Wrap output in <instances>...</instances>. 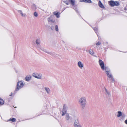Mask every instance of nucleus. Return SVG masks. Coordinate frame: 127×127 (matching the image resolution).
<instances>
[{"label": "nucleus", "mask_w": 127, "mask_h": 127, "mask_svg": "<svg viewBox=\"0 0 127 127\" xmlns=\"http://www.w3.org/2000/svg\"><path fill=\"white\" fill-rule=\"evenodd\" d=\"M80 1L81 2H85V0H80Z\"/></svg>", "instance_id": "32"}, {"label": "nucleus", "mask_w": 127, "mask_h": 127, "mask_svg": "<svg viewBox=\"0 0 127 127\" xmlns=\"http://www.w3.org/2000/svg\"><path fill=\"white\" fill-rule=\"evenodd\" d=\"M98 62L101 69L103 70H104L105 69L104 62L101 60L100 59L99 60Z\"/></svg>", "instance_id": "6"}, {"label": "nucleus", "mask_w": 127, "mask_h": 127, "mask_svg": "<svg viewBox=\"0 0 127 127\" xmlns=\"http://www.w3.org/2000/svg\"><path fill=\"white\" fill-rule=\"evenodd\" d=\"M55 30L57 31H58V27L57 25H56L55 26Z\"/></svg>", "instance_id": "26"}, {"label": "nucleus", "mask_w": 127, "mask_h": 127, "mask_svg": "<svg viewBox=\"0 0 127 127\" xmlns=\"http://www.w3.org/2000/svg\"><path fill=\"white\" fill-rule=\"evenodd\" d=\"M12 95V93L11 94V95H10V96H11V95Z\"/></svg>", "instance_id": "33"}, {"label": "nucleus", "mask_w": 127, "mask_h": 127, "mask_svg": "<svg viewBox=\"0 0 127 127\" xmlns=\"http://www.w3.org/2000/svg\"><path fill=\"white\" fill-rule=\"evenodd\" d=\"M24 84L25 83L22 81H18L17 83V86L15 89V91H17L19 90V89L23 87Z\"/></svg>", "instance_id": "4"}, {"label": "nucleus", "mask_w": 127, "mask_h": 127, "mask_svg": "<svg viewBox=\"0 0 127 127\" xmlns=\"http://www.w3.org/2000/svg\"><path fill=\"white\" fill-rule=\"evenodd\" d=\"M78 102L81 108L83 109L87 104L86 98L84 96H81L79 99Z\"/></svg>", "instance_id": "1"}, {"label": "nucleus", "mask_w": 127, "mask_h": 127, "mask_svg": "<svg viewBox=\"0 0 127 127\" xmlns=\"http://www.w3.org/2000/svg\"><path fill=\"white\" fill-rule=\"evenodd\" d=\"M67 108V107L65 105H64L63 106V109L64 110H63L62 113V116H63L64 115H65V114L67 113L66 112V109Z\"/></svg>", "instance_id": "10"}, {"label": "nucleus", "mask_w": 127, "mask_h": 127, "mask_svg": "<svg viewBox=\"0 0 127 127\" xmlns=\"http://www.w3.org/2000/svg\"><path fill=\"white\" fill-rule=\"evenodd\" d=\"M78 66L80 69H82L84 66L83 63L81 61H79L77 63Z\"/></svg>", "instance_id": "9"}, {"label": "nucleus", "mask_w": 127, "mask_h": 127, "mask_svg": "<svg viewBox=\"0 0 127 127\" xmlns=\"http://www.w3.org/2000/svg\"><path fill=\"white\" fill-rule=\"evenodd\" d=\"M104 91L107 97H110L111 96V94L110 92L105 87H104Z\"/></svg>", "instance_id": "8"}, {"label": "nucleus", "mask_w": 127, "mask_h": 127, "mask_svg": "<svg viewBox=\"0 0 127 127\" xmlns=\"http://www.w3.org/2000/svg\"><path fill=\"white\" fill-rule=\"evenodd\" d=\"M33 15L35 17H37L38 16V14L36 12H34Z\"/></svg>", "instance_id": "23"}, {"label": "nucleus", "mask_w": 127, "mask_h": 127, "mask_svg": "<svg viewBox=\"0 0 127 127\" xmlns=\"http://www.w3.org/2000/svg\"><path fill=\"white\" fill-rule=\"evenodd\" d=\"M116 116L118 118L121 117L119 120L120 121L122 122L124 120L126 115L125 114L122 113L121 111H119L116 113Z\"/></svg>", "instance_id": "2"}, {"label": "nucleus", "mask_w": 127, "mask_h": 127, "mask_svg": "<svg viewBox=\"0 0 127 127\" xmlns=\"http://www.w3.org/2000/svg\"><path fill=\"white\" fill-rule=\"evenodd\" d=\"M124 123L127 125V119L126 120L124 121Z\"/></svg>", "instance_id": "29"}, {"label": "nucleus", "mask_w": 127, "mask_h": 127, "mask_svg": "<svg viewBox=\"0 0 127 127\" xmlns=\"http://www.w3.org/2000/svg\"><path fill=\"white\" fill-rule=\"evenodd\" d=\"M45 91L48 94H50L51 91L50 89L47 87L44 88Z\"/></svg>", "instance_id": "11"}, {"label": "nucleus", "mask_w": 127, "mask_h": 127, "mask_svg": "<svg viewBox=\"0 0 127 127\" xmlns=\"http://www.w3.org/2000/svg\"><path fill=\"white\" fill-rule=\"evenodd\" d=\"M126 90H127V88L126 89Z\"/></svg>", "instance_id": "34"}, {"label": "nucleus", "mask_w": 127, "mask_h": 127, "mask_svg": "<svg viewBox=\"0 0 127 127\" xmlns=\"http://www.w3.org/2000/svg\"><path fill=\"white\" fill-rule=\"evenodd\" d=\"M4 104V101L3 100L0 98V105H2Z\"/></svg>", "instance_id": "18"}, {"label": "nucleus", "mask_w": 127, "mask_h": 127, "mask_svg": "<svg viewBox=\"0 0 127 127\" xmlns=\"http://www.w3.org/2000/svg\"><path fill=\"white\" fill-rule=\"evenodd\" d=\"M106 72L107 76L109 78H111V79L113 80V78L112 75L110 73V70L108 68L105 67Z\"/></svg>", "instance_id": "7"}, {"label": "nucleus", "mask_w": 127, "mask_h": 127, "mask_svg": "<svg viewBox=\"0 0 127 127\" xmlns=\"http://www.w3.org/2000/svg\"><path fill=\"white\" fill-rule=\"evenodd\" d=\"M18 12L19 13L21 16L23 17H25L27 16V15L26 14L23 13L22 11L21 10L18 11Z\"/></svg>", "instance_id": "12"}, {"label": "nucleus", "mask_w": 127, "mask_h": 127, "mask_svg": "<svg viewBox=\"0 0 127 127\" xmlns=\"http://www.w3.org/2000/svg\"><path fill=\"white\" fill-rule=\"evenodd\" d=\"M75 127H82V126L81 124L78 123Z\"/></svg>", "instance_id": "25"}, {"label": "nucleus", "mask_w": 127, "mask_h": 127, "mask_svg": "<svg viewBox=\"0 0 127 127\" xmlns=\"http://www.w3.org/2000/svg\"><path fill=\"white\" fill-rule=\"evenodd\" d=\"M37 45L40 44V40L39 38H38L36 39L35 41Z\"/></svg>", "instance_id": "16"}, {"label": "nucleus", "mask_w": 127, "mask_h": 127, "mask_svg": "<svg viewBox=\"0 0 127 127\" xmlns=\"http://www.w3.org/2000/svg\"><path fill=\"white\" fill-rule=\"evenodd\" d=\"M9 121H11L13 122H14L16 121V119L15 118L10 119L9 120Z\"/></svg>", "instance_id": "20"}, {"label": "nucleus", "mask_w": 127, "mask_h": 127, "mask_svg": "<svg viewBox=\"0 0 127 127\" xmlns=\"http://www.w3.org/2000/svg\"><path fill=\"white\" fill-rule=\"evenodd\" d=\"M100 42H98L96 43V45H99L100 44Z\"/></svg>", "instance_id": "28"}, {"label": "nucleus", "mask_w": 127, "mask_h": 127, "mask_svg": "<svg viewBox=\"0 0 127 127\" xmlns=\"http://www.w3.org/2000/svg\"><path fill=\"white\" fill-rule=\"evenodd\" d=\"M78 124V120L74 122V127Z\"/></svg>", "instance_id": "22"}, {"label": "nucleus", "mask_w": 127, "mask_h": 127, "mask_svg": "<svg viewBox=\"0 0 127 127\" xmlns=\"http://www.w3.org/2000/svg\"><path fill=\"white\" fill-rule=\"evenodd\" d=\"M63 2L66 4V5H68L69 4V2L67 1H64Z\"/></svg>", "instance_id": "27"}, {"label": "nucleus", "mask_w": 127, "mask_h": 127, "mask_svg": "<svg viewBox=\"0 0 127 127\" xmlns=\"http://www.w3.org/2000/svg\"><path fill=\"white\" fill-rule=\"evenodd\" d=\"M65 119L67 121H68L70 119V117L68 114L66 113L65 114Z\"/></svg>", "instance_id": "13"}, {"label": "nucleus", "mask_w": 127, "mask_h": 127, "mask_svg": "<svg viewBox=\"0 0 127 127\" xmlns=\"http://www.w3.org/2000/svg\"><path fill=\"white\" fill-rule=\"evenodd\" d=\"M53 14L56 15V16L57 18H59L60 17V13L57 12H53Z\"/></svg>", "instance_id": "14"}, {"label": "nucleus", "mask_w": 127, "mask_h": 127, "mask_svg": "<svg viewBox=\"0 0 127 127\" xmlns=\"http://www.w3.org/2000/svg\"><path fill=\"white\" fill-rule=\"evenodd\" d=\"M94 30H95V32H96V30H97V29L96 28H95L94 29Z\"/></svg>", "instance_id": "30"}, {"label": "nucleus", "mask_w": 127, "mask_h": 127, "mask_svg": "<svg viewBox=\"0 0 127 127\" xmlns=\"http://www.w3.org/2000/svg\"><path fill=\"white\" fill-rule=\"evenodd\" d=\"M99 6L101 8H104V7L102 3L100 1H99L98 3Z\"/></svg>", "instance_id": "17"}, {"label": "nucleus", "mask_w": 127, "mask_h": 127, "mask_svg": "<svg viewBox=\"0 0 127 127\" xmlns=\"http://www.w3.org/2000/svg\"><path fill=\"white\" fill-rule=\"evenodd\" d=\"M90 54L91 55H93L94 54V52L93 50H90L89 51Z\"/></svg>", "instance_id": "19"}, {"label": "nucleus", "mask_w": 127, "mask_h": 127, "mask_svg": "<svg viewBox=\"0 0 127 127\" xmlns=\"http://www.w3.org/2000/svg\"><path fill=\"white\" fill-rule=\"evenodd\" d=\"M50 18H49L48 19V21L49 22H50V21H52V20H50Z\"/></svg>", "instance_id": "31"}, {"label": "nucleus", "mask_w": 127, "mask_h": 127, "mask_svg": "<svg viewBox=\"0 0 127 127\" xmlns=\"http://www.w3.org/2000/svg\"><path fill=\"white\" fill-rule=\"evenodd\" d=\"M85 2L88 3H91V1L90 0H85Z\"/></svg>", "instance_id": "24"}, {"label": "nucleus", "mask_w": 127, "mask_h": 127, "mask_svg": "<svg viewBox=\"0 0 127 127\" xmlns=\"http://www.w3.org/2000/svg\"><path fill=\"white\" fill-rule=\"evenodd\" d=\"M109 5L112 7L118 6L120 4L119 2L118 1H114L113 0H110L108 1Z\"/></svg>", "instance_id": "3"}, {"label": "nucleus", "mask_w": 127, "mask_h": 127, "mask_svg": "<svg viewBox=\"0 0 127 127\" xmlns=\"http://www.w3.org/2000/svg\"><path fill=\"white\" fill-rule=\"evenodd\" d=\"M31 76L29 75V76H27L26 78V81H29L31 80Z\"/></svg>", "instance_id": "15"}, {"label": "nucleus", "mask_w": 127, "mask_h": 127, "mask_svg": "<svg viewBox=\"0 0 127 127\" xmlns=\"http://www.w3.org/2000/svg\"><path fill=\"white\" fill-rule=\"evenodd\" d=\"M32 76L35 78L38 79H41L42 78V74L38 73H33Z\"/></svg>", "instance_id": "5"}, {"label": "nucleus", "mask_w": 127, "mask_h": 127, "mask_svg": "<svg viewBox=\"0 0 127 127\" xmlns=\"http://www.w3.org/2000/svg\"><path fill=\"white\" fill-rule=\"evenodd\" d=\"M71 3L72 5H74V4L75 1L74 0H71Z\"/></svg>", "instance_id": "21"}]
</instances>
